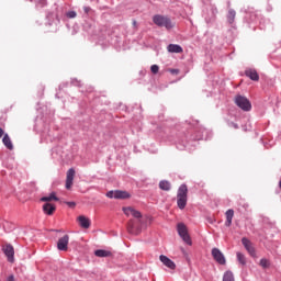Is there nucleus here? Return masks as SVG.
<instances>
[{
  "label": "nucleus",
  "mask_w": 281,
  "mask_h": 281,
  "mask_svg": "<svg viewBox=\"0 0 281 281\" xmlns=\"http://www.w3.org/2000/svg\"><path fill=\"white\" fill-rule=\"evenodd\" d=\"M123 212L125 214V216H133L134 218H137V221L135 220H130L127 223V232L128 234H134L137 235L139 234V232H142V227L139 226V223H142V212L135 210L132 206H127V207H123Z\"/></svg>",
  "instance_id": "nucleus-1"
},
{
  "label": "nucleus",
  "mask_w": 281,
  "mask_h": 281,
  "mask_svg": "<svg viewBox=\"0 0 281 281\" xmlns=\"http://www.w3.org/2000/svg\"><path fill=\"white\" fill-rule=\"evenodd\" d=\"M177 205L179 210H186L188 205V186L181 184L177 193Z\"/></svg>",
  "instance_id": "nucleus-2"
},
{
  "label": "nucleus",
  "mask_w": 281,
  "mask_h": 281,
  "mask_svg": "<svg viewBox=\"0 0 281 281\" xmlns=\"http://www.w3.org/2000/svg\"><path fill=\"white\" fill-rule=\"evenodd\" d=\"M153 23L158 27H166V30H172L175 27V23L170 18L161 14H156L153 16Z\"/></svg>",
  "instance_id": "nucleus-3"
},
{
  "label": "nucleus",
  "mask_w": 281,
  "mask_h": 281,
  "mask_svg": "<svg viewBox=\"0 0 281 281\" xmlns=\"http://www.w3.org/2000/svg\"><path fill=\"white\" fill-rule=\"evenodd\" d=\"M235 104H237L241 111H251V102H249V99L246 97L237 94L235 97Z\"/></svg>",
  "instance_id": "nucleus-4"
},
{
  "label": "nucleus",
  "mask_w": 281,
  "mask_h": 281,
  "mask_svg": "<svg viewBox=\"0 0 281 281\" xmlns=\"http://www.w3.org/2000/svg\"><path fill=\"white\" fill-rule=\"evenodd\" d=\"M178 234L187 245H192V239L190 238V234H188V227L186 224H178Z\"/></svg>",
  "instance_id": "nucleus-5"
},
{
  "label": "nucleus",
  "mask_w": 281,
  "mask_h": 281,
  "mask_svg": "<svg viewBox=\"0 0 281 281\" xmlns=\"http://www.w3.org/2000/svg\"><path fill=\"white\" fill-rule=\"evenodd\" d=\"M108 199H131V193L128 191H122V190H115V191H109L106 193Z\"/></svg>",
  "instance_id": "nucleus-6"
},
{
  "label": "nucleus",
  "mask_w": 281,
  "mask_h": 281,
  "mask_svg": "<svg viewBox=\"0 0 281 281\" xmlns=\"http://www.w3.org/2000/svg\"><path fill=\"white\" fill-rule=\"evenodd\" d=\"M2 251L4 256L7 257L8 262L13 263L14 262V246L11 244H5L2 247Z\"/></svg>",
  "instance_id": "nucleus-7"
},
{
  "label": "nucleus",
  "mask_w": 281,
  "mask_h": 281,
  "mask_svg": "<svg viewBox=\"0 0 281 281\" xmlns=\"http://www.w3.org/2000/svg\"><path fill=\"white\" fill-rule=\"evenodd\" d=\"M57 249L59 251H67L69 249V235H64L58 239Z\"/></svg>",
  "instance_id": "nucleus-8"
},
{
  "label": "nucleus",
  "mask_w": 281,
  "mask_h": 281,
  "mask_svg": "<svg viewBox=\"0 0 281 281\" xmlns=\"http://www.w3.org/2000/svg\"><path fill=\"white\" fill-rule=\"evenodd\" d=\"M76 177V169L70 168L66 173V190H71V186H74V179Z\"/></svg>",
  "instance_id": "nucleus-9"
},
{
  "label": "nucleus",
  "mask_w": 281,
  "mask_h": 281,
  "mask_svg": "<svg viewBox=\"0 0 281 281\" xmlns=\"http://www.w3.org/2000/svg\"><path fill=\"white\" fill-rule=\"evenodd\" d=\"M241 244L244 245V247L248 251V254L252 258H256V248H254V244H251V240L247 239L246 237H243Z\"/></svg>",
  "instance_id": "nucleus-10"
},
{
  "label": "nucleus",
  "mask_w": 281,
  "mask_h": 281,
  "mask_svg": "<svg viewBox=\"0 0 281 281\" xmlns=\"http://www.w3.org/2000/svg\"><path fill=\"white\" fill-rule=\"evenodd\" d=\"M212 257L215 261H217L218 265H225L226 262L225 255H223V252L218 248L212 249Z\"/></svg>",
  "instance_id": "nucleus-11"
},
{
  "label": "nucleus",
  "mask_w": 281,
  "mask_h": 281,
  "mask_svg": "<svg viewBox=\"0 0 281 281\" xmlns=\"http://www.w3.org/2000/svg\"><path fill=\"white\" fill-rule=\"evenodd\" d=\"M159 260L160 262H162V265L165 267H167L168 269H171V270H175L177 269V265L175 263V261H172L170 258H168L167 256L165 255H160L159 256Z\"/></svg>",
  "instance_id": "nucleus-12"
},
{
  "label": "nucleus",
  "mask_w": 281,
  "mask_h": 281,
  "mask_svg": "<svg viewBox=\"0 0 281 281\" xmlns=\"http://www.w3.org/2000/svg\"><path fill=\"white\" fill-rule=\"evenodd\" d=\"M42 210H43L44 214H47V216H52L56 212V205H54L49 202H46L42 206Z\"/></svg>",
  "instance_id": "nucleus-13"
},
{
  "label": "nucleus",
  "mask_w": 281,
  "mask_h": 281,
  "mask_svg": "<svg viewBox=\"0 0 281 281\" xmlns=\"http://www.w3.org/2000/svg\"><path fill=\"white\" fill-rule=\"evenodd\" d=\"M78 222H79L80 227H82L83 229H89L91 227V220H89L85 215H80L78 217Z\"/></svg>",
  "instance_id": "nucleus-14"
},
{
  "label": "nucleus",
  "mask_w": 281,
  "mask_h": 281,
  "mask_svg": "<svg viewBox=\"0 0 281 281\" xmlns=\"http://www.w3.org/2000/svg\"><path fill=\"white\" fill-rule=\"evenodd\" d=\"M245 75L247 78H250V80H254L255 82H258L260 80V76L258 75V71L256 69H246Z\"/></svg>",
  "instance_id": "nucleus-15"
},
{
  "label": "nucleus",
  "mask_w": 281,
  "mask_h": 281,
  "mask_svg": "<svg viewBox=\"0 0 281 281\" xmlns=\"http://www.w3.org/2000/svg\"><path fill=\"white\" fill-rule=\"evenodd\" d=\"M168 52H170V54H181L183 53V48L180 45L177 44H170L167 47Z\"/></svg>",
  "instance_id": "nucleus-16"
},
{
  "label": "nucleus",
  "mask_w": 281,
  "mask_h": 281,
  "mask_svg": "<svg viewBox=\"0 0 281 281\" xmlns=\"http://www.w3.org/2000/svg\"><path fill=\"white\" fill-rule=\"evenodd\" d=\"M2 144L5 146V148H8L9 150H13L14 149V145L12 144V139H10V135L4 134L3 138H2Z\"/></svg>",
  "instance_id": "nucleus-17"
},
{
  "label": "nucleus",
  "mask_w": 281,
  "mask_h": 281,
  "mask_svg": "<svg viewBox=\"0 0 281 281\" xmlns=\"http://www.w3.org/2000/svg\"><path fill=\"white\" fill-rule=\"evenodd\" d=\"M43 203H49L50 201H59L58 196H56V192L49 193V195L41 198Z\"/></svg>",
  "instance_id": "nucleus-18"
},
{
  "label": "nucleus",
  "mask_w": 281,
  "mask_h": 281,
  "mask_svg": "<svg viewBox=\"0 0 281 281\" xmlns=\"http://www.w3.org/2000/svg\"><path fill=\"white\" fill-rule=\"evenodd\" d=\"M233 218H234V210L229 209L228 211H226V222H225L226 227L232 226Z\"/></svg>",
  "instance_id": "nucleus-19"
},
{
  "label": "nucleus",
  "mask_w": 281,
  "mask_h": 281,
  "mask_svg": "<svg viewBox=\"0 0 281 281\" xmlns=\"http://www.w3.org/2000/svg\"><path fill=\"white\" fill-rule=\"evenodd\" d=\"M94 256H97L98 258H109L110 256H112V254L109 250L99 249L94 251Z\"/></svg>",
  "instance_id": "nucleus-20"
},
{
  "label": "nucleus",
  "mask_w": 281,
  "mask_h": 281,
  "mask_svg": "<svg viewBox=\"0 0 281 281\" xmlns=\"http://www.w3.org/2000/svg\"><path fill=\"white\" fill-rule=\"evenodd\" d=\"M160 190H165V192L170 191V182L168 180H162L159 182Z\"/></svg>",
  "instance_id": "nucleus-21"
},
{
  "label": "nucleus",
  "mask_w": 281,
  "mask_h": 281,
  "mask_svg": "<svg viewBox=\"0 0 281 281\" xmlns=\"http://www.w3.org/2000/svg\"><path fill=\"white\" fill-rule=\"evenodd\" d=\"M260 267H262V269H269L271 267V262L269 261V259H265L262 258L259 262Z\"/></svg>",
  "instance_id": "nucleus-22"
},
{
  "label": "nucleus",
  "mask_w": 281,
  "mask_h": 281,
  "mask_svg": "<svg viewBox=\"0 0 281 281\" xmlns=\"http://www.w3.org/2000/svg\"><path fill=\"white\" fill-rule=\"evenodd\" d=\"M227 19H228V23H234V19H236V11L234 9H231L228 11Z\"/></svg>",
  "instance_id": "nucleus-23"
},
{
  "label": "nucleus",
  "mask_w": 281,
  "mask_h": 281,
  "mask_svg": "<svg viewBox=\"0 0 281 281\" xmlns=\"http://www.w3.org/2000/svg\"><path fill=\"white\" fill-rule=\"evenodd\" d=\"M223 281H234V273L232 271H226L224 273Z\"/></svg>",
  "instance_id": "nucleus-24"
},
{
  "label": "nucleus",
  "mask_w": 281,
  "mask_h": 281,
  "mask_svg": "<svg viewBox=\"0 0 281 281\" xmlns=\"http://www.w3.org/2000/svg\"><path fill=\"white\" fill-rule=\"evenodd\" d=\"M237 260L240 265H247V259L245 258V255L241 252H237Z\"/></svg>",
  "instance_id": "nucleus-25"
},
{
  "label": "nucleus",
  "mask_w": 281,
  "mask_h": 281,
  "mask_svg": "<svg viewBox=\"0 0 281 281\" xmlns=\"http://www.w3.org/2000/svg\"><path fill=\"white\" fill-rule=\"evenodd\" d=\"M150 71L154 75L159 74V67L157 65H151L150 66Z\"/></svg>",
  "instance_id": "nucleus-26"
},
{
  "label": "nucleus",
  "mask_w": 281,
  "mask_h": 281,
  "mask_svg": "<svg viewBox=\"0 0 281 281\" xmlns=\"http://www.w3.org/2000/svg\"><path fill=\"white\" fill-rule=\"evenodd\" d=\"M67 16H68V19H76L77 13H76V11H69V12L67 13Z\"/></svg>",
  "instance_id": "nucleus-27"
},
{
  "label": "nucleus",
  "mask_w": 281,
  "mask_h": 281,
  "mask_svg": "<svg viewBox=\"0 0 281 281\" xmlns=\"http://www.w3.org/2000/svg\"><path fill=\"white\" fill-rule=\"evenodd\" d=\"M68 207H76V202H66Z\"/></svg>",
  "instance_id": "nucleus-28"
},
{
  "label": "nucleus",
  "mask_w": 281,
  "mask_h": 281,
  "mask_svg": "<svg viewBox=\"0 0 281 281\" xmlns=\"http://www.w3.org/2000/svg\"><path fill=\"white\" fill-rule=\"evenodd\" d=\"M7 281H14L13 274L9 276L8 279H7Z\"/></svg>",
  "instance_id": "nucleus-29"
},
{
  "label": "nucleus",
  "mask_w": 281,
  "mask_h": 281,
  "mask_svg": "<svg viewBox=\"0 0 281 281\" xmlns=\"http://www.w3.org/2000/svg\"><path fill=\"white\" fill-rule=\"evenodd\" d=\"M3 135H4L3 128L0 127V138L3 137Z\"/></svg>",
  "instance_id": "nucleus-30"
},
{
  "label": "nucleus",
  "mask_w": 281,
  "mask_h": 281,
  "mask_svg": "<svg viewBox=\"0 0 281 281\" xmlns=\"http://www.w3.org/2000/svg\"><path fill=\"white\" fill-rule=\"evenodd\" d=\"M133 25H134V27H137V21H133Z\"/></svg>",
  "instance_id": "nucleus-31"
},
{
  "label": "nucleus",
  "mask_w": 281,
  "mask_h": 281,
  "mask_svg": "<svg viewBox=\"0 0 281 281\" xmlns=\"http://www.w3.org/2000/svg\"><path fill=\"white\" fill-rule=\"evenodd\" d=\"M279 188L281 189V180H280V182H279Z\"/></svg>",
  "instance_id": "nucleus-32"
}]
</instances>
